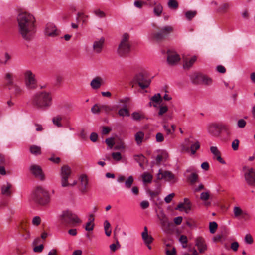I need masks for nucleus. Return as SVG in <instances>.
<instances>
[{
    "label": "nucleus",
    "instance_id": "1",
    "mask_svg": "<svg viewBox=\"0 0 255 255\" xmlns=\"http://www.w3.org/2000/svg\"><path fill=\"white\" fill-rule=\"evenodd\" d=\"M18 29L22 38L29 41L34 37L36 32L34 17L27 12L20 13L17 16Z\"/></svg>",
    "mask_w": 255,
    "mask_h": 255
},
{
    "label": "nucleus",
    "instance_id": "2",
    "mask_svg": "<svg viewBox=\"0 0 255 255\" xmlns=\"http://www.w3.org/2000/svg\"><path fill=\"white\" fill-rule=\"evenodd\" d=\"M31 102L35 108L46 110L52 105V93L46 91L37 92L32 97Z\"/></svg>",
    "mask_w": 255,
    "mask_h": 255
},
{
    "label": "nucleus",
    "instance_id": "3",
    "mask_svg": "<svg viewBox=\"0 0 255 255\" xmlns=\"http://www.w3.org/2000/svg\"><path fill=\"white\" fill-rule=\"evenodd\" d=\"M59 218L61 223L65 226L75 227L82 223L78 216L69 210L63 211Z\"/></svg>",
    "mask_w": 255,
    "mask_h": 255
},
{
    "label": "nucleus",
    "instance_id": "4",
    "mask_svg": "<svg viewBox=\"0 0 255 255\" xmlns=\"http://www.w3.org/2000/svg\"><path fill=\"white\" fill-rule=\"evenodd\" d=\"M31 198L35 202L41 205H46L50 202L49 193L40 186H38L35 188L32 194Z\"/></svg>",
    "mask_w": 255,
    "mask_h": 255
},
{
    "label": "nucleus",
    "instance_id": "5",
    "mask_svg": "<svg viewBox=\"0 0 255 255\" xmlns=\"http://www.w3.org/2000/svg\"><path fill=\"white\" fill-rule=\"evenodd\" d=\"M133 80L142 89L148 88L151 82L148 73L145 71H141L136 74Z\"/></svg>",
    "mask_w": 255,
    "mask_h": 255
},
{
    "label": "nucleus",
    "instance_id": "6",
    "mask_svg": "<svg viewBox=\"0 0 255 255\" xmlns=\"http://www.w3.org/2000/svg\"><path fill=\"white\" fill-rule=\"evenodd\" d=\"M129 35L125 33L123 35L122 39L120 43L118 53L120 56H126L130 51V45L128 43Z\"/></svg>",
    "mask_w": 255,
    "mask_h": 255
},
{
    "label": "nucleus",
    "instance_id": "7",
    "mask_svg": "<svg viewBox=\"0 0 255 255\" xmlns=\"http://www.w3.org/2000/svg\"><path fill=\"white\" fill-rule=\"evenodd\" d=\"M23 75L26 87L29 89H35L37 87V80L35 74L31 70H26Z\"/></svg>",
    "mask_w": 255,
    "mask_h": 255
},
{
    "label": "nucleus",
    "instance_id": "8",
    "mask_svg": "<svg viewBox=\"0 0 255 255\" xmlns=\"http://www.w3.org/2000/svg\"><path fill=\"white\" fill-rule=\"evenodd\" d=\"M173 30V29L171 26H164L160 29L159 32L152 34L151 38L158 42L161 41L167 37Z\"/></svg>",
    "mask_w": 255,
    "mask_h": 255
},
{
    "label": "nucleus",
    "instance_id": "9",
    "mask_svg": "<svg viewBox=\"0 0 255 255\" xmlns=\"http://www.w3.org/2000/svg\"><path fill=\"white\" fill-rule=\"evenodd\" d=\"M71 174V168L67 165H63L61 169V185L63 187L69 186L70 183L68 179Z\"/></svg>",
    "mask_w": 255,
    "mask_h": 255
},
{
    "label": "nucleus",
    "instance_id": "10",
    "mask_svg": "<svg viewBox=\"0 0 255 255\" xmlns=\"http://www.w3.org/2000/svg\"><path fill=\"white\" fill-rule=\"evenodd\" d=\"M208 133L212 136L218 137L220 136L221 133L219 126V123H211L207 127Z\"/></svg>",
    "mask_w": 255,
    "mask_h": 255
},
{
    "label": "nucleus",
    "instance_id": "11",
    "mask_svg": "<svg viewBox=\"0 0 255 255\" xmlns=\"http://www.w3.org/2000/svg\"><path fill=\"white\" fill-rule=\"evenodd\" d=\"M157 178L160 180L164 179L167 181L172 182H175L176 181L175 175L169 171L162 172L161 170H159V173L157 174Z\"/></svg>",
    "mask_w": 255,
    "mask_h": 255
},
{
    "label": "nucleus",
    "instance_id": "12",
    "mask_svg": "<svg viewBox=\"0 0 255 255\" xmlns=\"http://www.w3.org/2000/svg\"><path fill=\"white\" fill-rule=\"evenodd\" d=\"M244 176L245 180L249 185L255 186V169L252 168L248 169Z\"/></svg>",
    "mask_w": 255,
    "mask_h": 255
},
{
    "label": "nucleus",
    "instance_id": "13",
    "mask_svg": "<svg viewBox=\"0 0 255 255\" xmlns=\"http://www.w3.org/2000/svg\"><path fill=\"white\" fill-rule=\"evenodd\" d=\"M14 79L15 75L14 73L11 71L6 72L3 76V80L5 81V85L9 90L12 89V85L15 83Z\"/></svg>",
    "mask_w": 255,
    "mask_h": 255
},
{
    "label": "nucleus",
    "instance_id": "14",
    "mask_svg": "<svg viewBox=\"0 0 255 255\" xmlns=\"http://www.w3.org/2000/svg\"><path fill=\"white\" fill-rule=\"evenodd\" d=\"M45 34L48 36L55 37L59 35V32L54 24L48 23L45 27Z\"/></svg>",
    "mask_w": 255,
    "mask_h": 255
},
{
    "label": "nucleus",
    "instance_id": "15",
    "mask_svg": "<svg viewBox=\"0 0 255 255\" xmlns=\"http://www.w3.org/2000/svg\"><path fill=\"white\" fill-rule=\"evenodd\" d=\"M158 217L162 230L165 232L169 231L172 223L169 221L167 217L164 214H161Z\"/></svg>",
    "mask_w": 255,
    "mask_h": 255
},
{
    "label": "nucleus",
    "instance_id": "16",
    "mask_svg": "<svg viewBox=\"0 0 255 255\" xmlns=\"http://www.w3.org/2000/svg\"><path fill=\"white\" fill-rule=\"evenodd\" d=\"M30 170L31 173L37 178L41 180L44 179V176L42 172L41 168L37 165L33 164L30 167Z\"/></svg>",
    "mask_w": 255,
    "mask_h": 255
},
{
    "label": "nucleus",
    "instance_id": "17",
    "mask_svg": "<svg viewBox=\"0 0 255 255\" xmlns=\"http://www.w3.org/2000/svg\"><path fill=\"white\" fill-rule=\"evenodd\" d=\"M80 184L79 185V190L83 194L86 193L88 191V180L87 177L85 175H82L80 177Z\"/></svg>",
    "mask_w": 255,
    "mask_h": 255
},
{
    "label": "nucleus",
    "instance_id": "18",
    "mask_svg": "<svg viewBox=\"0 0 255 255\" xmlns=\"http://www.w3.org/2000/svg\"><path fill=\"white\" fill-rule=\"evenodd\" d=\"M167 54V62L170 65H174L180 60L179 55L175 52L168 51Z\"/></svg>",
    "mask_w": 255,
    "mask_h": 255
},
{
    "label": "nucleus",
    "instance_id": "19",
    "mask_svg": "<svg viewBox=\"0 0 255 255\" xmlns=\"http://www.w3.org/2000/svg\"><path fill=\"white\" fill-rule=\"evenodd\" d=\"M210 151L213 155V158L216 159L222 164H225V161L222 158L221 152L216 146L210 147Z\"/></svg>",
    "mask_w": 255,
    "mask_h": 255
},
{
    "label": "nucleus",
    "instance_id": "20",
    "mask_svg": "<svg viewBox=\"0 0 255 255\" xmlns=\"http://www.w3.org/2000/svg\"><path fill=\"white\" fill-rule=\"evenodd\" d=\"M195 245L197 247L199 252L202 253L207 250V246L205 244L204 239L202 237H198L195 240Z\"/></svg>",
    "mask_w": 255,
    "mask_h": 255
},
{
    "label": "nucleus",
    "instance_id": "21",
    "mask_svg": "<svg viewBox=\"0 0 255 255\" xmlns=\"http://www.w3.org/2000/svg\"><path fill=\"white\" fill-rule=\"evenodd\" d=\"M105 39L104 38H101L99 40L94 42L93 45V50L97 53H99L101 52Z\"/></svg>",
    "mask_w": 255,
    "mask_h": 255
},
{
    "label": "nucleus",
    "instance_id": "22",
    "mask_svg": "<svg viewBox=\"0 0 255 255\" xmlns=\"http://www.w3.org/2000/svg\"><path fill=\"white\" fill-rule=\"evenodd\" d=\"M142 240L145 244H151L153 238L148 234V229L146 226L144 227V231L141 234Z\"/></svg>",
    "mask_w": 255,
    "mask_h": 255
},
{
    "label": "nucleus",
    "instance_id": "23",
    "mask_svg": "<svg viewBox=\"0 0 255 255\" xmlns=\"http://www.w3.org/2000/svg\"><path fill=\"white\" fill-rule=\"evenodd\" d=\"M11 187V184L8 182L3 184L1 188V194L6 196H10L12 194Z\"/></svg>",
    "mask_w": 255,
    "mask_h": 255
},
{
    "label": "nucleus",
    "instance_id": "24",
    "mask_svg": "<svg viewBox=\"0 0 255 255\" xmlns=\"http://www.w3.org/2000/svg\"><path fill=\"white\" fill-rule=\"evenodd\" d=\"M185 141H188L189 142L191 143L190 148V150L191 151V154L194 155L196 153V151L200 148V142L198 141H196L194 142L193 141H190L189 139H186Z\"/></svg>",
    "mask_w": 255,
    "mask_h": 255
},
{
    "label": "nucleus",
    "instance_id": "25",
    "mask_svg": "<svg viewBox=\"0 0 255 255\" xmlns=\"http://www.w3.org/2000/svg\"><path fill=\"white\" fill-rule=\"evenodd\" d=\"M203 74L200 73H194L190 76L192 82L195 84H201Z\"/></svg>",
    "mask_w": 255,
    "mask_h": 255
},
{
    "label": "nucleus",
    "instance_id": "26",
    "mask_svg": "<svg viewBox=\"0 0 255 255\" xmlns=\"http://www.w3.org/2000/svg\"><path fill=\"white\" fill-rule=\"evenodd\" d=\"M162 101V98L159 93L155 94L150 98V101L149 103L150 106H153L154 107H157V104Z\"/></svg>",
    "mask_w": 255,
    "mask_h": 255
},
{
    "label": "nucleus",
    "instance_id": "27",
    "mask_svg": "<svg viewBox=\"0 0 255 255\" xmlns=\"http://www.w3.org/2000/svg\"><path fill=\"white\" fill-rule=\"evenodd\" d=\"M102 82L103 79L101 77H96L91 81L90 85L93 89H97L101 87Z\"/></svg>",
    "mask_w": 255,
    "mask_h": 255
},
{
    "label": "nucleus",
    "instance_id": "28",
    "mask_svg": "<svg viewBox=\"0 0 255 255\" xmlns=\"http://www.w3.org/2000/svg\"><path fill=\"white\" fill-rule=\"evenodd\" d=\"M210 195L209 191L206 192H202L200 194V199L204 202V205L209 206L211 205L210 202H207L208 200L210 199Z\"/></svg>",
    "mask_w": 255,
    "mask_h": 255
},
{
    "label": "nucleus",
    "instance_id": "29",
    "mask_svg": "<svg viewBox=\"0 0 255 255\" xmlns=\"http://www.w3.org/2000/svg\"><path fill=\"white\" fill-rule=\"evenodd\" d=\"M219 126L220 128V133H221L222 131H224L228 135H230L231 134V127L230 126L226 124L219 123Z\"/></svg>",
    "mask_w": 255,
    "mask_h": 255
},
{
    "label": "nucleus",
    "instance_id": "30",
    "mask_svg": "<svg viewBox=\"0 0 255 255\" xmlns=\"http://www.w3.org/2000/svg\"><path fill=\"white\" fill-rule=\"evenodd\" d=\"M197 60V57L196 56H193L189 60L185 59L184 60V64L183 67L184 68L189 69L193 65V64Z\"/></svg>",
    "mask_w": 255,
    "mask_h": 255
},
{
    "label": "nucleus",
    "instance_id": "31",
    "mask_svg": "<svg viewBox=\"0 0 255 255\" xmlns=\"http://www.w3.org/2000/svg\"><path fill=\"white\" fill-rule=\"evenodd\" d=\"M134 136L136 144L140 145L144 140V133L142 131H138Z\"/></svg>",
    "mask_w": 255,
    "mask_h": 255
},
{
    "label": "nucleus",
    "instance_id": "32",
    "mask_svg": "<svg viewBox=\"0 0 255 255\" xmlns=\"http://www.w3.org/2000/svg\"><path fill=\"white\" fill-rule=\"evenodd\" d=\"M132 118L134 120L140 121L145 119V116L142 112H134L132 114Z\"/></svg>",
    "mask_w": 255,
    "mask_h": 255
},
{
    "label": "nucleus",
    "instance_id": "33",
    "mask_svg": "<svg viewBox=\"0 0 255 255\" xmlns=\"http://www.w3.org/2000/svg\"><path fill=\"white\" fill-rule=\"evenodd\" d=\"M11 90H13V94L16 96L20 95L23 92L22 88L16 83L12 85V89Z\"/></svg>",
    "mask_w": 255,
    "mask_h": 255
},
{
    "label": "nucleus",
    "instance_id": "34",
    "mask_svg": "<svg viewBox=\"0 0 255 255\" xmlns=\"http://www.w3.org/2000/svg\"><path fill=\"white\" fill-rule=\"evenodd\" d=\"M198 175L196 172L191 173V175L187 177V180L190 182L191 185H194L197 182Z\"/></svg>",
    "mask_w": 255,
    "mask_h": 255
},
{
    "label": "nucleus",
    "instance_id": "35",
    "mask_svg": "<svg viewBox=\"0 0 255 255\" xmlns=\"http://www.w3.org/2000/svg\"><path fill=\"white\" fill-rule=\"evenodd\" d=\"M30 151L31 154L34 155H40L41 153V147L38 146L33 145L30 147Z\"/></svg>",
    "mask_w": 255,
    "mask_h": 255
},
{
    "label": "nucleus",
    "instance_id": "36",
    "mask_svg": "<svg viewBox=\"0 0 255 255\" xmlns=\"http://www.w3.org/2000/svg\"><path fill=\"white\" fill-rule=\"evenodd\" d=\"M197 14L196 10H189L185 13V16L188 20H191Z\"/></svg>",
    "mask_w": 255,
    "mask_h": 255
},
{
    "label": "nucleus",
    "instance_id": "37",
    "mask_svg": "<svg viewBox=\"0 0 255 255\" xmlns=\"http://www.w3.org/2000/svg\"><path fill=\"white\" fill-rule=\"evenodd\" d=\"M230 4L229 3H225L221 4L217 9V11L221 13H225L229 9Z\"/></svg>",
    "mask_w": 255,
    "mask_h": 255
},
{
    "label": "nucleus",
    "instance_id": "38",
    "mask_svg": "<svg viewBox=\"0 0 255 255\" xmlns=\"http://www.w3.org/2000/svg\"><path fill=\"white\" fill-rule=\"evenodd\" d=\"M142 178L144 183H151L152 180V176L148 172H144L142 175Z\"/></svg>",
    "mask_w": 255,
    "mask_h": 255
},
{
    "label": "nucleus",
    "instance_id": "39",
    "mask_svg": "<svg viewBox=\"0 0 255 255\" xmlns=\"http://www.w3.org/2000/svg\"><path fill=\"white\" fill-rule=\"evenodd\" d=\"M62 120V117L60 115H57L52 118V122L53 124L58 127H61L62 126L61 121Z\"/></svg>",
    "mask_w": 255,
    "mask_h": 255
},
{
    "label": "nucleus",
    "instance_id": "40",
    "mask_svg": "<svg viewBox=\"0 0 255 255\" xmlns=\"http://www.w3.org/2000/svg\"><path fill=\"white\" fill-rule=\"evenodd\" d=\"M118 114L119 115V116L121 117H128L130 115L129 112L127 107H125L119 109V110L118 111Z\"/></svg>",
    "mask_w": 255,
    "mask_h": 255
},
{
    "label": "nucleus",
    "instance_id": "41",
    "mask_svg": "<svg viewBox=\"0 0 255 255\" xmlns=\"http://www.w3.org/2000/svg\"><path fill=\"white\" fill-rule=\"evenodd\" d=\"M201 80L202 81L201 82V84L209 85H211L212 83V79L204 74H203V76Z\"/></svg>",
    "mask_w": 255,
    "mask_h": 255
},
{
    "label": "nucleus",
    "instance_id": "42",
    "mask_svg": "<svg viewBox=\"0 0 255 255\" xmlns=\"http://www.w3.org/2000/svg\"><path fill=\"white\" fill-rule=\"evenodd\" d=\"M104 225L106 235L107 236H110L111 234V230L110 229L111 227L110 223L107 220H106L104 223Z\"/></svg>",
    "mask_w": 255,
    "mask_h": 255
},
{
    "label": "nucleus",
    "instance_id": "43",
    "mask_svg": "<svg viewBox=\"0 0 255 255\" xmlns=\"http://www.w3.org/2000/svg\"><path fill=\"white\" fill-rule=\"evenodd\" d=\"M163 11V7L160 4L156 5L154 8V13L157 16L160 15Z\"/></svg>",
    "mask_w": 255,
    "mask_h": 255
},
{
    "label": "nucleus",
    "instance_id": "44",
    "mask_svg": "<svg viewBox=\"0 0 255 255\" xmlns=\"http://www.w3.org/2000/svg\"><path fill=\"white\" fill-rule=\"evenodd\" d=\"M134 181V179L132 176H129L125 182V187L129 189L130 188Z\"/></svg>",
    "mask_w": 255,
    "mask_h": 255
},
{
    "label": "nucleus",
    "instance_id": "45",
    "mask_svg": "<svg viewBox=\"0 0 255 255\" xmlns=\"http://www.w3.org/2000/svg\"><path fill=\"white\" fill-rule=\"evenodd\" d=\"M168 6L170 8L176 9L178 7V3L176 0H169Z\"/></svg>",
    "mask_w": 255,
    "mask_h": 255
},
{
    "label": "nucleus",
    "instance_id": "46",
    "mask_svg": "<svg viewBox=\"0 0 255 255\" xmlns=\"http://www.w3.org/2000/svg\"><path fill=\"white\" fill-rule=\"evenodd\" d=\"M218 225L216 222L213 221L211 222L209 224V230L211 233H214L217 230Z\"/></svg>",
    "mask_w": 255,
    "mask_h": 255
},
{
    "label": "nucleus",
    "instance_id": "47",
    "mask_svg": "<svg viewBox=\"0 0 255 255\" xmlns=\"http://www.w3.org/2000/svg\"><path fill=\"white\" fill-rule=\"evenodd\" d=\"M101 109L102 112H104L107 114L109 113L113 110V108L107 105H101Z\"/></svg>",
    "mask_w": 255,
    "mask_h": 255
},
{
    "label": "nucleus",
    "instance_id": "48",
    "mask_svg": "<svg viewBox=\"0 0 255 255\" xmlns=\"http://www.w3.org/2000/svg\"><path fill=\"white\" fill-rule=\"evenodd\" d=\"M91 111L93 114H99L101 112V105L95 104L91 108Z\"/></svg>",
    "mask_w": 255,
    "mask_h": 255
},
{
    "label": "nucleus",
    "instance_id": "49",
    "mask_svg": "<svg viewBox=\"0 0 255 255\" xmlns=\"http://www.w3.org/2000/svg\"><path fill=\"white\" fill-rule=\"evenodd\" d=\"M179 241L182 244L183 248L187 247V243L188 242L187 237L185 235H181L179 238Z\"/></svg>",
    "mask_w": 255,
    "mask_h": 255
},
{
    "label": "nucleus",
    "instance_id": "50",
    "mask_svg": "<svg viewBox=\"0 0 255 255\" xmlns=\"http://www.w3.org/2000/svg\"><path fill=\"white\" fill-rule=\"evenodd\" d=\"M168 110V107L166 106H160L159 107L158 115L160 116H162L165 113L167 112Z\"/></svg>",
    "mask_w": 255,
    "mask_h": 255
},
{
    "label": "nucleus",
    "instance_id": "51",
    "mask_svg": "<svg viewBox=\"0 0 255 255\" xmlns=\"http://www.w3.org/2000/svg\"><path fill=\"white\" fill-rule=\"evenodd\" d=\"M41 222V218L39 216H36L33 218L32 220V224L34 226H37L40 224Z\"/></svg>",
    "mask_w": 255,
    "mask_h": 255
},
{
    "label": "nucleus",
    "instance_id": "52",
    "mask_svg": "<svg viewBox=\"0 0 255 255\" xmlns=\"http://www.w3.org/2000/svg\"><path fill=\"white\" fill-rule=\"evenodd\" d=\"M240 141L238 139H235L232 142V148L233 150L237 151L239 148Z\"/></svg>",
    "mask_w": 255,
    "mask_h": 255
},
{
    "label": "nucleus",
    "instance_id": "53",
    "mask_svg": "<svg viewBox=\"0 0 255 255\" xmlns=\"http://www.w3.org/2000/svg\"><path fill=\"white\" fill-rule=\"evenodd\" d=\"M233 212L235 217H238L243 213L242 210L239 207H235L233 209Z\"/></svg>",
    "mask_w": 255,
    "mask_h": 255
},
{
    "label": "nucleus",
    "instance_id": "54",
    "mask_svg": "<svg viewBox=\"0 0 255 255\" xmlns=\"http://www.w3.org/2000/svg\"><path fill=\"white\" fill-rule=\"evenodd\" d=\"M112 157L116 161H120L122 159L121 154L119 152L112 153Z\"/></svg>",
    "mask_w": 255,
    "mask_h": 255
},
{
    "label": "nucleus",
    "instance_id": "55",
    "mask_svg": "<svg viewBox=\"0 0 255 255\" xmlns=\"http://www.w3.org/2000/svg\"><path fill=\"white\" fill-rule=\"evenodd\" d=\"M245 241L247 244H252L253 243V239L252 236L249 234L246 235Z\"/></svg>",
    "mask_w": 255,
    "mask_h": 255
},
{
    "label": "nucleus",
    "instance_id": "56",
    "mask_svg": "<svg viewBox=\"0 0 255 255\" xmlns=\"http://www.w3.org/2000/svg\"><path fill=\"white\" fill-rule=\"evenodd\" d=\"M156 140L158 142H161L164 141V136L162 133L158 132L156 135Z\"/></svg>",
    "mask_w": 255,
    "mask_h": 255
},
{
    "label": "nucleus",
    "instance_id": "57",
    "mask_svg": "<svg viewBox=\"0 0 255 255\" xmlns=\"http://www.w3.org/2000/svg\"><path fill=\"white\" fill-rule=\"evenodd\" d=\"M175 196V194L172 193L167 196H166L164 198V201L166 203H169L172 201L173 197Z\"/></svg>",
    "mask_w": 255,
    "mask_h": 255
},
{
    "label": "nucleus",
    "instance_id": "58",
    "mask_svg": "<svg viewBox=\"0 0 255 255\" xmlns=\"http://www.w3.org/2000/svg\"><path fill=\"white\" fill-rule=\"evenodd\" d=\"M106 144L110 148H112L114 144V139L113 138H107L105 141Z\"/></svg>",
    "mask_w": 255,
    "mask_h": 255
},
{
    "label": "nucleus",
    "instance_id": "59",
    "mask_svg": "<svg viewBox=\"0 0 255 255\" xmlns=\"http://www.w3.org/2000/svg\"><path fill=\"white\" fill-rule=\"evenodd\" d=\"M94 224L88 222L85 226V230L87 231H91L93 230Z\"/></svg>",
    "mask_w": 255,
    "mask_h": 255
},
{
    "label": "nucleus",
    "instance_id": "60",
    "mask_svg": "<svg viewBox=\"0 0 255 255\" xmlns=\"http://www.w3.org/2000/svg\"><path fill=\"white\" fill-rule=\"evenodd\" d=\"M165 252L166 255H175L176 249L174 247L172 248V250H170L169 249L166 248Z\"/></svg>",
    "mask_w": 255,
    "mask_h": 255
},
{
    "label": "nucleus",
    "instance_id": "61",
    "mask_svg": "<svg viewBox=\"0 0 255 255\" xmlns=\"http://www.w3.org/2000/svg\"><path fill=\"white\" fill-rule=\"evenodd\" d=\"M239 247V243L236 241L233 242L231 245V249L234 252L238 250Z\"/></svg>",
    "mask_w": 255,
    "mask_h": 255
},
{
    "label": "nucleus",
    "instance_id": "62",
    "mask_svg": "<svg viewBox=\"0 0 255 255\" xmlns=\"http://www.w3.org/2000/svg\"><path fill=\"white\" fill-rule=\"evenodd\" d=\"M94 13L96 16H98L100 18L104 17L105 16V13L99 9L95 10Z\"/></svg>",
    "mask_w": 255,
    "mask_h": 255
},
{
    "label": "nucleus",
    "instance_id": "63",
    "mask_svg": "<svg viewBox=\"0 0 255 255\" xmlns=\"http://www.w3.org/2000/svg\"><path fill=\"white\" fill-rule=\"evenodd\" d=\"M49 160L54 163H59L60 161V158L58 157H55L54 155H52L51 157L49 158Z\"/></svg>",
    "mask_w": 255,
    "mask_h": 255
},
{
    "label": "nucleus",
    "instance_id": "64",
    "mask_svg": "<svg viewBox=\"0 0 255 255\" xmlns=\"http://www.w3.org/2000/svg\"><path fill=\"white\" fill-rule=\"evenodd\" d=\"M246 122L243 119H240L238 121L237 125L239 128H243L245 127Z\"/></svg>",
    "mask_w": 255,
    "mask_h": 255
}]
</instances>
